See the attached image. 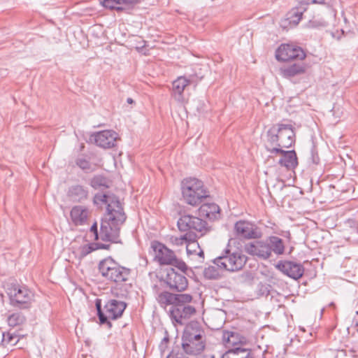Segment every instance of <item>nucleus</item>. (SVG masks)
<instances>
[{
    "label": "nucleus",
    "mask_w": 358,
    "mask_h": 358,
    "mask_svg": "<svg viewBox=\"0 0 358 358\" xmlns=\"http://www.w3.org/2000/svg\"><path fill=\"white\" fill-rule=\"evenodd\" d=\"M127 216L124 208L107 213L102 220L100 229V238L103 241L115 243H121L120 232L122 225L126 221Z\"/></svg>",
    "instance_id": "f257e3e1"
},
{
    "label": "nucleus",
    "mask_w": 358,
    "mask_h": 358,
    "mask_svg": "<svg viewBox=\"0 0 358 358\" xmlns=\"http://www.w3.org/2000/svg\"><path fill=\"white\" fill-rule=\"evenodd\" d=\"M182 194L185 202L191 206H197L203 199L209 197V192L203 182L195 178L184 179L182 182Z\"/></svg>",
    "instance_id": "f03ea898"
},
{
    "label": "nucleus",
    "mask_w": 358,
    "mask_h": 358,
    "mask_svg": "<svg viewBox=\"0 0 358 358\" xmlns=\"http://www.w3.org/2000/svg\"><path fill=\"white\" fill-rule=\"evenodd\" d=\"M95 306L100 324H106L110 329L112 324L109 320H116L120 317L127 307V303L116 299H110L104 305L103 309H102L101 299H96Z\"/></svg>",
    "instance_id": "7ed1b4c3"
},
{
    "label": "nucleus",
    "mask_w": 358,
    "mask_h": 358,
    "mask_svg": "<svg viewBox=\"0 0 358 358\" xmlns=\"http://www.w3.org/2000/svg\"><path fill=\"white\" fill-rule=\"evenodd\" d=\"M99 271L106 279L121 284L129 280L131 270L119 265L112 258H106L99 264Z\"/></svg>",
    "instance_id": "20e7f679"
},
{
    "label": "nucleus",
    "mask_w": 358,
    "mask_h": 358,
    "mask_svg": "<svg viewBox=\"0 0 358 358\" xmlns=\"http://www.w3.org/2000/svg\"><path fill=\"white\" fill-rule=\"evenodd\" d=\"M247 262V257L241 252H231L225 250L222 255L215 258L213 263L223 271L234 272L242 269Z\"/></svg>",
    "instance_id": "39448f33"
},
{
    "label": "nucleus",
    "mask_w": 358,
    "mask_h": 358,
    "mask_svg": "<svg viewBox=\"0 0 358 358\" xmlns=\"http://www.w3.org/2000/svg\"><path fill=\"white\" fill-rule=\"evenodd\" d=\"M10 304L20 309L29 308L33 300L34 294L26 287L13 285L8 289Z\"/></svg>",
    "instance_id": "423d86ee"
},
{
    "label": "nucleus",
    "mask_w": 358,
    "mask_h": 358,
    "mask_svg": "<svg viewBox=\"0 0 358 358\" xmlns=\"http://www.w3.org/2000/svg\"><path fill=\"white\" fill-rule=\"evenodd\" d=\"M192 299L193 297L189 294H173L167 291L161 292L157 297L161 306L166 307L171 305V308H178L179 306H192L189 303Z\"/></svg>",
    "instance_id": "0eeeda50"
},
{
    "label": "nucleus",
    "mask_w": 358,
    "mask_h": 358,
    "mask_svg": "<svg viewBox=\"0 0 358 358\" xmlns=\"http://www.w3.org/2000/svg\"><path fill=\"white\" fill-rule=\"evenodd\" d=\"M177 225L181 231H195L204 234L209 231L208 224L205 220L190 215H182L178 219Z\"/></svg>",
    "instance_id": "6e6552de"
},
{
    "label": "nucleus",
    "mask_w": 358,
    "mask_h": 358,
    "mask_svg": "<svg viewBox=\"0 0 358 358\" xmlns=\"http://www.w3.org/2000/svg\"><path fill=\"white\" fill-rule=\"evenodd\" d=\"M236 236L243 239H258L262 236L261 229L255 224L246 221L238 220L234 224Z\"/></svg>",
    "instance_id": "1a4fd4ad"
},
{
    "label": "nucleus",
    "mask_w": 358,
    "mask_h": 358,
    "mask_svg": "<svg viewBox=\"0 0 358 358\" xmlns=\"http://www.w3.org/2000/svg\"><path fill=\"white\" fill-rule=\"evenodd\" d=\"M305 57L306 54L303 50L292 44H282L275 52V58L278 61L302 60Z\"/></svg>",
    "instance_id": "9d476101"
},
{
    "label": "nucleus",
    "mask_w": 358,
    "mask_h": 358,
    "mask_svg": "<svg viewBox=\"0 0 358 358\" xmlns=\"http://www.w3.org/2000/svg\"><path fill=\"white\" fill-rule=\"evenodd\" d=\"M164 281L173 290L182 292L188 286V280L183 273H178L174 268L167 269Z\"/></svg>",
    "instance_id": "9b49d317"
},
{
    "label": "nucleus",
    "mask_w": 358,
    "mask_h": 358,
    "mask_svg": "<svg viewBox=\"0 0 358 358\" xmlns=\"http://www.w3.org/2000/svg\"><path fill=\"white\" fill-rule=\"evenodd\" d=\"M244 249L248 254L262 259H267L271 257V250L267 240L248 243L245 245Z\"/></svg>",
    "instance_id": "f8f14e48"
},
{
    "label": "nucleus",
    "mask_w": 358,
    "mask_h": 358,
    "mask_svg": "<svg viewBox=\"0 0 358 358\" xmlns=\"http://www.w3.org/2000/svg\"><path fill=\"white\" fill-rule=\"evenodd\" d=\"M275 267L294 280L301 278L304 273V267L301 264L292 261H280Z\"/></svg>",
    "instance_id": "ddd939ff"
},
{
    "label": "nucleus",
    "mask_w": 358,
    "mask_h": 358,
    "mask_svg": "<svg viewBox=\"0 0 358 358\" xmlns=\"http://www.w3.org/2000/svg\"><path fill=\"white\" fill-rule=\"evenodd\" d=\"M93 201L96 205L106 204L107 213L123 208L118 197L113 194L96 193L94 196Z\"/></svg>",
    "instance_id": "4468645a"
},
{
    "label": "nucleus",
    "mask_w": 358,
    "mask_h": 358,
    "mask_svg": "<svg viewBox=\"0 0 358 358\" xmlns=\"http://www.w3.org/2000/svg\"><path fill=\"white\" fill-rule=\"evenodd\" d=\"M196 313L194 306H181L171 308L169 310L170 317L173 323L184 324L187 320Z\"/></svg>",
    "instance_id": "2eb2a0df"
},
{
    "label": "nucleus",
    "mask_w": 358,
    "mask_h": 358,
    "mask_svg": "<svg viewBox=\"0 0 358 358\" xmlns=\"http://www.w3.org/2000/svg\"><path fill=\"white\" fill-rule=\"evenodd\" d=\"M278 128L275 126L271 127L266 133V150L272 155H278L282 152V147L280 145V141Z\"/></svg>",
    "instance_id": "dca6fc26"
},
{
    "label": "nucleus",
    "mask_w": 358,
    "mask_h": 358,
    "mask_svg": "<svg viewBox=\"0 0 358 358\" xmlns=\"http://www.w3.org/2000/svg\"><path fill=\"white\" fill-rule=\"evenodd\" d=\"M277 127L280 135V145L283 148H289L295 142V132L293 127L288 124H278Z\"/></svg>",
    "instance_id": "f3484780"
},
{
    "label": "nucleus",
    "mask_w": 358,
    "mask_h": 358,
    "mask_svg": "<svg viewBox=\"0 0 358 358\" xmlns=\"http://www.w3.org/2000/svg\"><path fill=\"white\" fill-rule=\"evenodd\" d=\"M205 346V339L182 337V348L187 355H197L204 350Z\"/></svg>",
    "instance_id": "a211bd4d"
},
{
    "label": "nucleus",
    "mask_w": 358,
    "mask_h": 358,
    "mask_svg": "<svg viewBox=\"0 0 358 358\" xmlns=\"http://www.w3.org/2000/svg\"><path fill=\"white\" fill-rule=\"evenodd\" d=\"M155 252V258L161 265H170L176 255L174 252L160 243H155L152 245Z\"/></svg>",
    "instance_id": "6ab92c4d"
},
{
    "label": "nucleus",
    "mask_w": 358,
    "mask_h": 358,
    "mask_svg": "<svg viewBox=\"0 0 358 358\" xmlns=\"http://www.w3.org/2000/svg\"><path fill=\"white\" fill-rule=\"evenodd\" d=\"M117 134L112 130H104L94 136L95 143L103 148H110L115 145Z\"/></svg>",
    "instance_id": "aec40b11"
},
{
    "label": "nucleus",
    "mask_w": 358,
    "mask_h": 358,
    "mask_svg": "<svg viewBox=\"0 0 358 358\" xmlns=\"http://www.w3.org/2000/svg\"><path fill=\"white\" fill-rule=\"evenodd\" d=\"M89 215V210L83 206H75L70 211L71 220L76 226L85 224L87 222Z\"/></svg>",
    "instance_id": "412c9836"
},
{
    "label": "nucleus",
    "mask_w": 358,
    "mask_h": 358,
    "mask_svg": "<svg viewBox=\"0 0 358 358\" xmlns=\"http://www.w3.org/2000/svg\"><path fill=\"white\" fill-rule=\"evenodd\" d=\"M182 337L205 339V333L199 322L191 321L186 325Z\"/></svg>",
    "instance_id": "4be33fe9"
},
{
    "label": "nucleus",
    "mask_w": 358,
    "mask_h": 358,
    "mask_svg": "<svg viewBox=\"0 0 358 358\" xmlns=\"http://www.w3.org/2000/svg\"><path fill=\"white\" fill-rule=\"evenodd\" d=\"M220 207L215 203H204L199 209V215L210 220H214L220 216Z\"/></svg>",
    "instance_id": "5701e85b"
},
{
    "label": "nucleus",
    "mask_w": 358,
    "mask_h": 358,
    "mask_svg": "<svg viewBox=\"0 0 358 358\" xmlns=\"http://www.w3.org/2000/svg\"><path fill=\"white\" fill-rule=\"evenodd\" d=\"M223 340L226 341V345L235 348H243L242 345L246 344L247 338L237 332L227 331L223 335Z\"/></svg>",
    "instance_id": "b1692460"
},
{
    "label": "nucleus",
    "mask_w": 358,
    "mask_h": 358,
    "mask_svg": "<svg viewBox=\"0 0 358 358\" xmlns=\"http://www.w3.org/2000/svg\"><path fill=\"white\" fill-rule=\"evenodd\" d=\"M278 155H282V157L280 159L278 164L282 166H285L287 169H293L298 166V161L296 153L295 150L285 151L282 149V152H278Z\"/></svg>",
    "instance_id": "393cba45"
},
{
    "label": "nucleus",
    "mask_w": 358,
    "mask_h": 358,
    "mask_svg": "<svg viewBox=\"0 0 358 358\" xmlns=\"http://www.w3.org/2000/svg\"><path fill=\"white\" fill-rule=\"evenodd\" d=\"M68 196L73 202H82L88 197V190L82 185H73L69 188Z\"/></svg>",
    "instance_id": "a878e982"
},
{
    "label": "nucleus",
    "mask_w": 358,
    "mask_h": 358,
    "mask_svg": "<svg viewBox=\"0 0 358 358\" xmlns=\"http://www.w3.org/2000/svg\"><path fill=\"white\" fill-rule=\"evenodd\" d=\"M187 254L189 257L192 256L202 262L204 259V252L200 248L196 238H191L186 245Z\"/></svg>",
    "instance_id": "bb28decb"
},
{
    "label": "nucleus",
    "mask_w": 358,
    "mask_h": 358,
    "mask_svg": "<svg viewBox=\"0 0 358 358\" xmlns=\"http://www.w3.org/2000/svg\"><path fill=\"white\" fill-rule=\"evenodd\" d=\"M222 358H254L252 352L249 348H235L229 349Z\"/></svg>",
    "instance_id": "cd10ccee"
},
{
    "label": "nucleus",
    "mask_w": 358,
    "mask_h": 358,
    "mask_svg": "<svg viewBox=\"0 0 358 358\" xmlns=\"http://www.w3.org/2000/svg\"><path fill=\"white\" fill-rule=\"evenodd\" d=\"M189 81L185 77L180 76L172 83L173 94L175 99L180 101L185 88L189 85Z\"/></svg>",
    "instance_id": "c85d7f7f"
},
{
    "label": "nucleus",
    "mask_w": 358,
    "mask_h": 358,
    "mask_svg": "<svg viewBox=\"0 0 358 358\" xmlns=\"http://www.w3.org/2000/svg\"><path fill=\"white\" fill-rule=\"evenodd\" d=\"M303 2V1L299 0L297 6L294 7L289 13L292 22L296 24L301 21L303 13L308 9L307 3Z\"/></svg>",
    "instance_id": "c756f323"
},
{
    "label": "nucleus",
    "mask_w": 358,
    "mask_h": 358,
    "mask_svg": "<svg viewBox=\"0 0 358 358\" xmlns=\"http://www.w3.org/2000/svg\"><path fill=\"white\" fill-rule=\"evenodd\" d=\"M268 243L271 250V254L273 252L277 255L284 253L285 245L282 239L278 236H270L268 238Z\"/></svg>",
    "instance_id": "7c9ffc66"
},
{
    "label": "nucleus",
    "mask_w": 358,
    "mask_h": 358,
    "mask_svg": "<svg viewBox=\"0 0 358 358\" xmlns=\"http://www.w3.org/2000/svg\"><path fill=\"white\" fill-rule=\"evenodd\" d=\"M304 71V66L299 64H294L281 69L282 76L286 78L295 76L296 75L303 73Z\"/></svg>",
    "instance_id": "2f4dec72"
},
{
    "label": "nucleus",
    "mask_w": 358,
    "mask_h": 358,
    "mask_svg": "<svg viewBox=\"0 0 358 358\" xmlns=\"http://www.w3.org/2000/svg\"><path fill=\"white\" fill-rule=\"evenodd\" d=\"M26 322V317L21 313H15L7 318L8 324L11 327H15L23 324Z\"/></svg>",
    "instance_id": "473e14b6"
},
{
    "label": "nucleus",
    "mask_w": 358,
    "mask_h": 358,
    "mask_svg": "<svg viewBox=\"0 0 358 358\" xmlns=\"http://www.w3.org/2000/svg\"><path fill=\"white\" fill-rule=\"evenodd\" d=\"M90 185L95 189L108 188V180L102 176H95L91 179Z\"/></svg>",
    "instance_id": "72a5a7b5"
},
{
    "label": "nucleus",
    "mask_w": 358,
    "mask_h": 358,
    "mask_svg": "<svg viewBox=\"0 0 358 358\" xmlns=\"http://www.w3.org/2000/svg\"><path fill=\"white\" fill-rule=\"evenodd\" d=\"M220 270L222 269L215 264V266H208L203 270V276L208 280H217L221 277Z\"/></svg>",
    "instance_id": "f704fd0d"
},
{
    "label": "nucleus",
    "mask_w": 358,
    "mask_h": 358,
    "mask_svg": "<svg viewBox=\"0 0 358 358\" xmlns=\"http://www.w3.org/2000/svg\"><path fill=\"white\" fill-rule=\"evenodd\" d=\"M191 238H196V235L194 233H186L180 237H172L171 241L176 245H186Z\"/></svg>",
    "instance_id": "c9c22d12"
},
{
    "label": "nucleus",
    "mask_w": 358,
    "mask_h": 358,
    "mask_svg": "<svg viewBox=\"0 0 358 358\" xmlns=\"http://www.w3.org/2000/svg\"><path fill=\"white\" fill-rule=\"evenodd\" d=\"M102 6L110 10H115L117 12L124 11V8L120 6L119 0H103Z\"/></svg>",
    "instance_id": "e433bc0d"
},
{
    "label": "nucleus",
    "mask_w": 358,
    "mask_h": 358,
    "mask_svg": "<svg viewBox=\"0 0 358 358\" xmlns=\"http://www.w3.org/2000/svg\"><path fill=\"white\" fill-rule=\"evenodd\" d=\"M76 164L82 170L88 172L92 171L90 162L85 157H79L76 159Z\"/></svg>",
    "instance_id": "4c0bfd02"
},
{
    "label": "nucleus",
    "mask_w": 358,
    "mask_h": 358,
    "mask_svg": "<svg viewBox=\"0 0 358 358\" xmlns=\"http://www.w3.org/2000/svg\"><path fill=\"white\" fill-rule=\"evenodd\" d=\"M18 341V339L17 338V336L14 334H10L9 332L5 334H3V339L2 342L3 343H6L7 345H15Z\"/></svg>",
    "instance_id": "58836bf2"
},
{
    "label": "nucleus",
    "mask_w": 358,
    "mask_h": 358,
    "mask_svg": "<svg viewBox=\"0 0 358 358\" xmlns=\"http://www.w3.org/2000/svg\"><path fill=\"white\" fill-rule=\"evenodd\" d=\"M96 245V244H95V245ZM97 248L98 247H95L93 243L85 245L80 248V256L81 257H85Z\"/></svg>",
    "instance_id": "ea45409f"
},
{
    "label": "nucleus",
    "mask_w": 358,
    "mask_h": 358,
    "mask_svg": "<svg viewBox=\"0 0 358 358\" xmlns=\"http://www.w3.org/2000/svg\"><path fill=\"white\" fill-rule=\"evenodd\" d=\"M120 6L124 8V11L133 8L141 2V0H119Z\"/></svg>",
    "instance_id": "a19ab883"
},
{
    "label": "nucleus",
    "mask_w": 358,
    "mask_h": 358,
    "mask_svg": "<svg viewBox=\"0 0 358 358\" xmlns=\"http://www.w3.org/2000/svg\"><path fill=\"white\" fill-rule=\"evenodd\" d=\"M170 265L173 266L175 268L180 270L182 272L181 273H183L185 275V271L187 269V266L184 262L177 259L176 257L174 258V260H173V262L171 263Z\"/></svg>",
    "instance_id": "79ce46f5"
},
{
    "label": "nucleus",
    "mask_w": 358,
    "mask_h": 358,
    "mask_svg": "<svg viewBox=\"0 0 358 358\" xmlns=\"http://www.w3.org/2000/svg\"><path fill=\"white\" fill-rule=\"evenodd\" d=\"M90 232H92L93 234L94 241H98L99 238V236L98 226H97L96 222H94L90 227Z\"/></svg>",
    "instance_id": "37998d69"
},
{
    "label": "nucleus",
    "mask_w": 358,
    "mask_h": 358,
    "mask_svg": "<svg viewBox=\"0 0 358 358\" xmlns=\"http://www.w3.org/2000/svg\"><path fill=\"white\" fill-rule=\"evenodd\" d=\"M301 1H303V3H307V7L310 3H314V4H322L324 5L326 4L324 2V0H301Z\"/></svg>",
    "instance_id": "c03bdc74"
},
{
    "label": "nucleus",
    "mask_w": 358,
    "mask_h": 358,
    "mask_svg": "<svg viewBox=\"0 0 358 358\" xmlns=\"http://www.w3.org/2000/svg\"><path fill=\"white\" fill-rule=\"evenodd\" d=\"M169 341V338L168 336H165L161 341L160 344H159V348L162 351H164L166 347H167V344Z\"/></svg>",
    "instance_id": "a18cd8bd"
},
{
    "label": "nucleus",
    "mask_w": 358,
    "mask_h": 358,
    "mask_svg": "<svg viewBox=\"0 0 358 358\" xmlns=\"http://www.w3.org/2000/svg\"><path fill=\"white\" fill-rule=\"evenodd\" d=\"M311 155H312L311 158H312L313 163L315 164H318L320 162V157H319L317 153L315 152L314 149H313L311 150Z\"/></svg>",
    "instance_id": "49530a36"
},
{
    "label": "nucleus",
    "mask_w": 358,
    "mask_h": 358,
    "mask_svg": "<svg viewBox=\"0 0 358 358\" xmlns=\"http://www.w3.org/2000/svg\"><path fill=\"white\" fill-rule=\"evenodd\" d=\"M166 358H187V357L183 355L182 352H171L169 354Z\"/></svg>",
    "instance_id": "de8ad7c7"
},
{
    "label": "nucleus",
    "mask_w": 358,
    "mask_h": 358,
    "mask_svg": "<svg viewBox=\"0 0 358 358\" xmlns=\"http://www.w3.org/2000/svg\"><path fill=\"white\" fill-rule=\"evenodd\" d=\"M319 26V23L315 22V21H312V20H310L308 22V23L307 24V27L308 28H314V27H316Z\"/></svg>",
    "instance_id": "09e8293b"
},
{
    "label": "nucleus",
    "mask_w": 358,
    "mask_h": 358,
    "mask_svg": "<svg viewBox=\"0 0 358 358\" xmlns=\"http://www.w3.org/2000/svg\"><path fill=\"white\" fill-rule=\"evenodd\" d=\"M127 102L129 103V104H133L135 103V101H134L133 99L129 97L127 99Z\"/></svg>",
    "instance_id": "8fccbe9b"
},
{
    "label": "nucleus",
    "mask_w": 358,
    "mask_h": 358,
    "mask_svg": "<svg viewBox=\"0 0 358 358\" xmlns=\"http://www.w3.org/2000/svg\"><path fill=\"white\" fill-rule=\"evenodd\" d=\"M202 358H215L213 355H205Z\"/></svg>",
    "instance_id": "3c124183"
},
{
    "label": "nucleus",
    "mask_w": 358,
    "mask_h": 358,
    "mask_svg": "<svg viewBox=\"0 0 358 358\" xmlns=\"http://www.w3.org/2000/svg\"><path fill=\"white\" fill-rule=\"evenodd\" d=\"M100 246L99 247V248H103V249H106L108 248V245H106L104 244H100L99 245Z\"/></svg>",
    "instance_id": "603ef678"
},
{
    "label": "nucleus",
    "mask_w": 358,
    "mask_h": 358,
    "mask_svg": "<svg viewBox=\"0 0 358 358\" xmlns=\"http://www.w3.org/2000/svg\"><path fill=\"white\" fill-rule=\"evenodd\" d=\"M245 355V354H243V353H239V355H236V357H244V355Z\"/></svg>",
    "instance_id": "864d4df0"
},
{
    "label": "nucleus",
    "mask_w": 358,
    "mask_h": 358,
    "mask_svg": "<svg viewBox=\"0 0 358 358\" xmlns=\"http://www.w3.org/2000/svg\"><path fill=\"white\" fill-rule=\"evenodd\" d=\"M355 327H358V322H356V324H355ZM357 333H358V329H357Z\"/></svg>",
    "instance_id": "5fc2aeb1"
},
{
    "label": "nucleus",
    "mask_w": 358,
    "mask_h": 358,
    "mask_svg": "<svg viewBox=\"0 0 358 358\" xmlns=\"http://www.w3.org/2000/svg\"><path fill=\"white\" fill-rule=\"evenodd\" d=\"M187 358H188V357H187Z\"/></svg>",
    "instance_id": "6e6d98bb"
}]
</instances>
